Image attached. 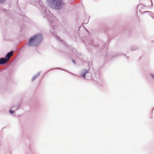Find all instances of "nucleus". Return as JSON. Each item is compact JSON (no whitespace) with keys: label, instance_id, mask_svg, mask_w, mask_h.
<instances>
[{"label":"nucleus","instance_id":"423d86ee","mask_svg":"<svg viewBox=\"0 0 154 154\" xmlns=\"http://www.w3.org/2000/svg\"><path fill=\"white\" fill-rule=\"evenodd\" d=\"M6 0H0V3H2L5 2Z\"/></svg>","mask_w":154,"mask_h":154},{"label":"nucleus","instance_id":"f03ea898","mask_svg":"<svg viewBox=\"0 0 154 154\" xmlns=\"http://www.w3.org/2000/svg\"><path fill=\"white\" fill-rule=\"evenodd\" d=\"M50 6L58 9L60 8L63 5V0H46Z\"/></svg>","mask_w":154,"mask_h":154},{"label":"nucleus","instance_id":"39448f33","mask_svg":"<svg viewBox=\"0 0 154 154\" xmlns=\"http://www.w3.org/2000/svg\"><path fill=\"white\" fill-rule=\"evenodd\" d=\"M88 72V71L87 70H85L84 72L81 75V76L84 78H85V74Z\"/></svg>","mask_w":154,"mask_h":154},{"label":"nucleus","instance_id":"f257e3e1","mask_svg":"<svg viewBox=\"0 0 154 154\" xmlns=\"http://www.w3.org/2000/svg\"><path fill=\"white\" fill-rule=\"evenodd\" d=\"M42 36L40 34L31 37L28 43L29 46H36L41 41Z\"/></svg>","mask_w":154,"mask_h":154},{"label":"nucleus","instance_id":"20e7f679","mask_svg":"<svg viewBox=\"0 0 154 154\" xmlns=\"http://www.w3.org/2000/svg\"><path fill=\"white\" fill-rule=\"evenodd\" d=\"M13 53V51H11L10 52L8 53L5 56V57L6 58V59H7L8 60L10 57L12 55Z\"/></svg>","mask_w":154,"mask_h":154},{"label":"nucleus","instance_id":"0eeeda50","mask_svg":"<svg viewBox=\"0 0 154 154\" xmlns=\"http://www.w3.org/2000/svg\"><path fill=\"white\" fill-rule=\"evenodd\" d=\"M14 112V111H12V110H11L10 111V113L11 114L13 113Z\"/></svg>","mask_w":154,"mask_h":154},{"label":"nucleus","instance_id":"7ed1b4c3","mask_svg":"<svg viewBox=\"0 0 154 154\" xmlns=\"http://www.w3.org/2000/svg\"><path fill=\"white\" fill-rule=\"evenodd\" d=\"M7 59L5 58H1L0 59V64H3L8 61Z\"/></svg>","mask_w":154,"mask_h":154},{"label":"nucleus","instance_id":"6e6552de","mask_svg":"<svg viewBox=\"0 0 154 154\" xmlns=\"http://www.w3.org/2000/svg\"><path fill=\"white\" fill-rule=\"evenodd\" d=\"M151 76L154 79V75H151Z\"/></svg>","mask_w":154,"mask_h":154}]
</instances>
